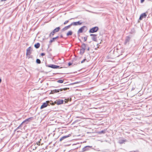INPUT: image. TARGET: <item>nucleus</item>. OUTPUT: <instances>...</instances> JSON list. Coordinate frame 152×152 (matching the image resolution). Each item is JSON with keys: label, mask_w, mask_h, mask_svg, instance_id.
Listing matches in <instances>:
<instances>
[{"label": "nucleus", "mask_w": 152, "mask_h": 152, "mask_svg": "<svg viewBox=\"0 0 152 152\" xmlns=\"http://www.w3.org/2000/svg\"><path fill=\"white\" fill-rule=\"evenodd\" d=\"M72 26V25H71V24L67 26H66L64 28L62 29V31H65L67 30H68V29L70 28L71 26Z\"/></svg>", "instance_id": "obj_16"}, {"label": "nucleus", "mask_w": 152, "mask_h": 152, "mask_svg": "<svg viewBox=\"0 0 152 152\" xmlns=\"http://www.w3.org/2000/svg\"><path fill=\"white\" fill-rule=\"evenodd\" d=\"M72 63L71 62H69L68 63V65L69 66H70V65H72Z\"/></svg>", "instance_id": "obj_32"}, {"label": "nucleus", "mask_w": 152, "mask_h": 152, "mask_svg": "<svg viewBox=\"0 0 152 152\" xmlns=\"http://www.w3.org/2000/svg\"><path fill=\"white\" fill-rule=\"evenodd\" d=\"M85 50L81 48L80 50V53L81 55H83L84 53Z\"/></svg>", "instance_id": "obj_23"}, {"label": "nucleus", "mask_w": 152, "mask_h": 152, "mask_svg": "<svg viewBox=\"0 0 152 152\" xmlns=\"http://www.w3.org/2000/svg\"><path fill=\"white\" fill-rule=\"evenodd\" d=\"M69 89V88H61L60 89H55L51 91V92L53 94H54L55 93L59 92L60 91H66Z\"/></svg>", "instance_id": "obj_4"}, {"label": "nucleus", "mask_w": 152, "mask_h": 152, "mask_svg": "<svg viewBox=\"0 0 152 152\" xmlns=\"http://www.w3.org/2000/svg\"><path fill=\"white\" fill-rule=\"evenodd\" d=\"M69 21V20H66L65 21V22L64 23V25H65Z\"/></svg>", "instance_id": "obj_29"}, {"label": "nucleus", "mask_w": 152, "mask_h": 152, "mask_svg": "<svg viewBox=\"0 0 152 152\" xmlns=\"http://www.w3.org/2000/svg\"><path fill=\"white\" fill-rule=\"evenodd\" d=\"M40 141H39L38 142H37V144L39 145V143H40Z\"/></svg>", "instance_id": "obj_35"}, {"label": "nucleus", "mask_w": 152, "mask_h": 152, "mask_svg": "<svg viewBox=\"0 0 152 152\" xmlns=\"http://www.w3.org/2000/svg\"><path fill=\"white\" fill-rule=\"evenodd\" d=\"M49 102H50L49 101H46V102L44 103L41 106L40 109H42L47 107L48 105Z\"/></svg>", "instance_id": "obj_8"}, {"label": "nucleus", "mask_w": 152, "mask_h": 152, "mask_svg": "<svg viewBox=\"0 0 152 152\" xmlns=\"http://www.w3.org/2000/svg\"><path fill=\"white\" fill-rule=\"evenodd\" d=\"M105 130H104L99 132V134H104L105 133Z\"/></svg>", "instance_id": "obj_24"}, {"label": "nucleus", "mask_w": 152, "mask_h": 152, "mask_svg": "<svg viewBox=\"0 0 152 152\" xmlns=\"http://www.w3.org/2000/svg\"><path fill=\"white\" fill-rule=\"evenodd\" d=\"M86 27L85 26H84L81 28H80L77 31V33L79 34L80 33H82L83 32L84 28H86Z\"/></svg>", "instance_id": "obj_15"}, {"label": "nucleus", "mask_w": 152, "mask_h": 152, "mask_svg": "<svg viewBox=\"0 0 152 152\" xmlns=\"http://www.w3.org/2000/svg\"><path fill=\"white\" fill-rule=\"evenodd\" d=\"M82 24V23L80 22V21H78L77 22H72L71 23V25H72H72L76 26L78 25H80Z\"/></svg>", "instance_id": "obj_10"}, {"label": "nucleus", "mask_w": 152, "mask_h": 152, "mask_svg": "<svg viewBox=\"0 0 152 152\" xmlns=\"http://www.w3.org/2000/svg\"><path fill=\"white\" fill-rule=\"evenodd\" d=\"M45 53H42L41 54V55L42 56H45Z\"/></svg>", "instance_id": "obj_34"}, {"label": "nucleus", "mask_w": 152, "mask_h": 152, "mask_svg": "<svg viewBox=\"0 0 152 152\" xmlns=\"http://www.w3.org/2000/svg\"><path fill=\"white\" fill-rule=\"evenodd\" d=\"M99 29V28L97 26H95L91 28L89 30L90 33H94L96 32Z\"/></svg>", "instance_id": "obj_5"}, {"label": "nucleus", "mask_w": 152, "mask_h": 152, "mask_svg": "<svg viewBox=\"0 0 152 152\" xmlns=\"http://www.w3.org/2000/svg\"><path fill=\"white\" fill-rule=\"evenodd\" d=\"M57 82L60 83H62L64 82V80H59L57 81Z\"/></svg>", "instance_id": "obj_27"}, {"label": "nucleus", "mask_w": 152, "mask_h": 152, "mask_svg": "<svg viewBox=\"0 0 152 152\" xmlns=\"http://www.w3.org/2000/svg\"><path fill=\"white\" fill-rule=\"evenodd\" d=\"M60 37L61 38H63V36L62 35H61L60 36Z\"/></svg>", "instance_id": "obj_40"}, {"label": "nucleus", "mask_w": 152, "mask_h": 152, "mask_svg": "<svg viewBox=\"0 0 152 152\" xmlns=\"http://www.w3.org/2000/svg\"><path fill=\"white\" fill-rule=\"evenodd\" d=\"M70 136H71V134H69L67 135L64 136L62 137H61L60 138V141H61L63 140L64 139H65L68 138V137H70Z\"/></svg>", "instance_id": "obj_18"}, {"label": "nucleus", "mask_w": 152, "mask_h": 152, "mask_svg": "<svg viewBox=\"0 0 152 152\" xmlns=\"http://www.w3.org/2000/svg\"><path fill=\"white\" fill-rule=\"evenodd\" d=\"M86 45H86L85 44L83 43L81 46H80V48H81L85 49L86 50Z\"/></svg>", "instance_id": "obj_20"}, {"label": "nucleus", "mask_w": 152, "mask_h": 152, "mask_svg": "<svg viewBox=\"0 0 152 152\" xmlns=\"http://www.w3.org/2000/svg\"><path fill=\"white\" fill-rule=\"evenodd\" d=\"M87 61V59L86 58L84 59L83 61H81V63H84L86 61Z\"/></svg>", "instance_id": "obj_28"}, {"label": "nucleus", "mask_w": 152, "mask_h": 152, "mask_svg": "<svg viewBox=\"0 0 152 152\" xmlns=\"http://www.w3.org/2000/svg\"><path fill=\"white\" fill-rule=\"evenodd\" d=\"M1 78H0V83H1Z\"/></svg>", "instance_id": "obj_42"}, {"label": "nucleus", "mask_w": 152, "mask_h": 152, "mask_svg": "<svg viewBox=\"0 0 152 152\" xmlns=\"http://www.w3.org/2000/svg\"><path fill=\"white\" fill-rule=\"evenodd\" d=\"M58 74H62V73H58Z\"/></svg>", "instance_id": "obj_43"}, {"label": "nucleus", "mask_w": 152, "mask_h": 152, "mask_svg": "<svg viewBox=\"0 0 152 152\" xmlns=\"http://www.w3.org/2000/svg\"><path fill=\"white\" fill-rule=\"evenodd\" d=\"M147 15L145 13H144L142 14L140 17L139 20H142L143 18H145L146 17Z\"/></svg>", "instance_id": "obj_11"}, {"label": "nucleus", "mask_w": 152, "mask_h": 152, "mask_svg": "<svg viewBox=\"0 0 152 152\" xmlns=\"http://www.w3.org/2000/svg\"><path fill=\"white\" fill-rule=\"evenodd\" d=\"M130 39L131 38L129 36L126 37V38L125 42H124L125 44L126 45L127 44H129V42L130 40Z\"/></svg>", "instance_id": "obj_13"}, {"label": "nucleus", "mask_w": 152, "mask_h": 152, "mask_svg": "<svg viewBox=\"0 0 152 152\" xmlns=\"http://www.w3.org/2000/svg\"><path fill=\"white\" fill-rule=\"evenodd\" d=\"M97 34H90V36L92 37L91 39L93 41L95 42H96L97 41Z\"/></svg>", "instance_id": "obj_7"}, {"label": "nucleus", "mask_w": 152, "mask_h": 152, "mask_svg": "<svg viewBox=\"0 0 152 152\" xmlns=\"http://www.w3.org/2000/svg\"><path fill=\"white\" fill-rule=\"evenodd\" d=\"M89 50H90V48L89 47H88V48H87V50H88V51H89Z\"/></svg>", "instance_id": "obj_39"}, {"label": "nucleus", "mask_w": 152, "mask_h": 152, "mask_svg": "<svg viewBox=\"0 0 152 152\" xmlns=\"http://www.w3.org/2000/svg\"><path fill=\"white\" fill-rule=\"evenodd\" d=\"M20 128L19 127V126H18V127L16 128V130H18V129H19Z\"/></svg>", "instance_id": "obj_38"}, {"label": "nucleus", "mask_w": 152, "mask_h": 152, "mask_svg": "<svg viewBox=\"0 0 152 152\" xmlns=\"http://www.w3.org/2000/svg\"><path fill=\"white\" fill-rule=\"evenodd\" d=\"M49 104H50L52 105H54L55 104H56L55 103V102H53L51 101L50 102H50H49Z\"/></svg>", "instance_id": "obj_26"}, {"label": "nucleus", "mask_w": 152, "mask_h": 152, "mask_svg": "<svg viewBox=\"0 0 152 152\" xmlns=\"http://www.w3.org/2000/svg\"><path fill=\"white\" fill-rule=\"evenodd\" d=\"M84 41H86L87 40V37H84Z\"/></svg>", "instance_id": "obj_33"}, {"label": "nucleus", "mask_w": 152, "mask_h": 152, "mask_svg": "<svg viewBox=\"0 0 152 152\" xmlns=\"http://www.w3.org/2000/svg\"><path fill=\"white\" fill-rule=\"evenodd\" d=\"M58 38H59V36H57V37H55L53 38L52 39L50 40L49 41V43L50 44H51V43H52L54 41H55V40L56 39H58Z\"/></svg>", "instance_id": "obj_19"}, {"label": "nucleus", "mask_w": 152, "mask_h": 152, "mask_svg": "<svg viewBox=\"0 0 152 152\" xmlns=\"http://www.w3.org/2000/svg\"><path fill=\"white\" fill-rule=\"evenodd\" d=\"M46 66L50 67L53 69H57L58 68H61L62 67H61L60 68L59 66H57L54 64H49L48 65H46Z\"/></svg>", "instance_id": "obj_6"}, {"label": "nucleus", "mask_w": 152, "mask_h": 152, "mask_svg": "<svg viewBox=\"0 0 152 152\" xmlns=\"http://www.w3.org/2000/svg\"><path fill=\"white\" fill-rule=\"evenodd\" d=\"M34 46L35 48L38 49L39 48L40 46V44L39 43H37L34 45Z\"/></svg>", "instance_id": "obj_21"}, {"label": "nucleus", "mask_w": 152, "mask_h": 152, "mask_svg": "<svg viewBox=\"0 0 152 152\" xmlns=\"http://www.w3.org/2000/svg\"><path fill=\"white\" fill-rule=\"evenodd\" d=\"M69 101V99H65V103H67Z\"/></svg>", "instance_id": "obj_30"}, {"label": "nucleus", "mask_w": 152, "mask_h": 152, "mask_svg": "<svg viewBox=\"0 0 152 152\" xmlns=\"http://www.w3.org/2000/svg\"><path fill=\"white\" fill-rule=\"evenodd\" d=\"M24 123H23V121L21 124L19 126V127L21 128L22 127V125Z\"/></svg>", "instance_id": "obj_31"}, {"label": "nucleus", "mask_w": 152, "mask_h": 152, "mask_svg": "<svg viewBox=\"0 0 152 152\" xmlns=\"http://www.w3.org/2000/svg\"><path fill=\"white\" fill-rule=\"evenodd\" d=\"M80 120H79V119H78V120H75V122H78V121H80Z\"/></svg>", "instance_id": "obj_37"}, {"label": "nucleus", "mask_w": 152, "mask_h": 152, "mask_svg": "<svg viewBox=\"0 0 152 152\" xmlns=\"http://www.w3.org/2000/svg\"><path fill=\"white\" fill-rule=\"evenodd\" d=\"M31 48L30 47L26 50V55L28 57V58L32 57V56L30 55L31 53Z\"/></svg>", "instance_id": "obj_3"}, {"label": "nucleus", "mask_w": 152, "mask_h": 152, "mask_svg": "<svg viewBox=\"0 0 152 152\" xmlns=\"http://www.w3.org/2000/svg\"><path fill=\"white\" fill-rule=\"evenodd\" d=\"M127 141V140L126 139L123 140L121 138H120L118 141V143L120 144H122L125 143V142Z\"/></svg>", "instance_id": "obj_14"}, {"label": "nucleus", "mask_w": 152, "mask_h": 152, "mask_svg": "<svg viewBox=\"0 0 152 152\" xmlns=\"http://www.w3.org/2000/svg\"><path fill=\"white\" fill-rule=\"evenodd\" d=\"M64 101L63 100L58 99L55 101V103L57 105H60L63 104Z\"/></svg>", "instance_id": "obj_9"}, {"label": "nucleus", "mask_w": 152, "mask_h": 152, "mask_svg": "<svg viewBox=\"0 0 152 152\" xmlns=\"http://www.w3.org/2000/svg\"><path fill=\"white\" fill-rule=\"evenodd\" d=\"M7 0H1V1H6Z\"/></svg>", "instance_id": "obj_41"}, {"label": "nucleus", "mask_w": 152, "mask_h": 152, "mask_svg": "<svg viewBox=\"0 0 152 152\" xmlns=\"http://www.w3.org/2000/svg\"><path fill=\"white\" fill-rule=\"evenodd\" d=\"M121 49H119L117 47L115 48L113 51V54L115 56L118 57L121 54Z\"/></svg>", "instance_id": "obj_1"}, {"label": "nucleus", "mask_w": 152, "mask_h": 152, "mask_svg": "<svg viewBox=\"0 0 152 152\" xmlns=\"http://www.w3.org/2000/svg\"><path fill=\"white\" fill-rule=\"evenodd\" d=\"M73 32L72 31H69L66 34V35L67 36H69L72 35V34Z\"/></svg>", "instance_id": "obj_22"}, {"label": "nucleus", "mask_w": 152, "mask_h": 152, "mask_svg": "<svg viewBox=\"0 0 152 152\" xmlns=\"http://www.w3.org/2000/svg\"><path fill=\"white\" fill-rule=\"evenodd\" d=\"M91 147L89 146H85L82 149L83 151H88L89 150V148H90Z\"/></svg>", "instance_id": "obj_17"}, {"label": "nucleus", "mask_w": 152, "mask_h": 152, "mask_svg": "<svg viewBox=\"0 0 152 152\" xmlns=\"http://www.w3.org/2000/svg\"><path fill=\"white\" fill-rule=\"evenodd\" d=\"M60 28V27H58L55 28L50 33L49 37H51L53 36L56 32H58L59 31Z\"/></svg>", "instance_id": "obj_2"}, {"label": "nucleus", "mask_w": 152, "mask_h": 152, "mask_svg": "<svg viewBox=\"0 0 152 152\" xmlns=\"http://www.w3.org/2000/svg\"><path fill=\"white\" fill-rule=\"evenodd\" d=\"M33 119V117H31L27 119H26L25 120L23 121V123H26V124H27L29 122H30Z\"/></svg>", "instance_id": "obj_12"}, {"label": "nucleus", "mask_w": 152, "mask_h": 152, "mask_svg": "<svg viewBox=\"0 0 152 152\" xmlns=\"http://www.w3.org/2000/svg\"><path fill=\"white\" fill-rule=\"evenodd\" d=\"M144 1H145V0H140L141 3H142L143 2H144Z\"/></svg>", "instance_id": "obj_36"}, {"label": "nucleus", "mask_w": 152, "mask_h": 152, "mask_svg": "<svg viewBox=\"0 0 152 152\" xmlns=\"http://www.w3.org/2000/svg\"><path fill=\"white\" fill-rule=\"evenodd\" d=\"M36 62L38 64H40L41 63L40 60L38 58L36 59Z\"/></svg>", "instance_id": "obj_25"}]
</instances>
